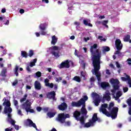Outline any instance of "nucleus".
<instances>
[{"instance_id":"obj_1","label":"nucleus","mask_w":131,"mask_h":131,"mask_svg":"<svg viewBox=\"0 0 131 131\" xmlns=\"http://www.w3.org/2000/svg\"><path fill=\"white\" fill-rule=\"evenodd\" d=\"M98 48V44L94 43L90 47V52L93 56V65L94 70L92 72L96 75L98 81L101 80V74L99 73V70L101 69V57L102 56V52L100 51Z\"/></svg>"},{"instance_id":"obj_2","label":"nucleus","mask_w":131,"mask_h":131,"mask_svg":"<svg viewBox=\"0 0 131 131\" xmlns=\"http://www.w3.org/2000/svg\"><path fill=\"white\" fill-rule=\"evenodd\" d=\"M88 100H89V97L88 96L85 95L77 102L73 101L72 102V106L73 107H80V106L82 105L81 112H80L82 115L85 116L88 114V111L85 108V101H88Z\"/></svg>"},{"instance_id":"obj_3","label":"nucleus","mask_w":131,"mask_h":131,"mask_svg":"<svg viewBox=\"0 0 131 131\" xmlns=\"http://www.w3.org/2000/svg\"><path fill=\"white\" fill-rule=\"evenodd\" d=\"M117 113H118V107H113L111 112H107L105 113L103 112V114L107 117H111L112 119H115L117 117Z\"/></svg>"},{"instance_id":"obj_4","label":"nucleus","mask_w":131,"mask_h":131,"mask_svg":"<svg viewBox=\"0 0 131 131\" xmlns=\"http://www.w3.org/2000/svg\"><path fill=\"white\" fill-rule=\"evenodd\" d=\"M110 83L112 84L113 90H111V92L114 94H115L116 91L119 90V84L120 82L117 79L112 78L110 79Z\"/></svg>"},{"instance_id":"obj_5","label":"nucleus","mask_w":131,"mask_h":131,"mask_svg":"<svg viewBox=\"0 0 131 131\" xmlns=\"http://www.w3.org/2000/svg\"><path fill=\"white\" fill-rule=\"evenodd\" d=\"M66 118H70V116L69 114H65L64 113H62L58 115L56 120L60 123H65Z\"/></svg>"},{"instance_id":"obj_6","label":"nucleus","mask_w":131,"mask_h":131,"mask_svg":"<svg viewBox=\"0 0 131 131\" xmlns=\"http://www.w3.org/2000/svg\"><path fill=\"white\" fill-rule=\"evenodd\" d=\"M81 114V113H80V112L76 111L73 114V116L75 118L76 120H77V121H80L81 124L83 125V124H84V116H82L79 117Z\"/></svg>"},{"instance_id":"obj_7","label":"nucleus","mask_w":131,"mask_h":131,"mask_svg":"<svg viewBox=\"0 0 131 131\" xmlns=\"http://www.w3.org/2000/svg\"><path fill=\"white\" fill-rule=\"evenodd\" d=\"M46 97L48 99H49V100L57 101V98H56V92L54 91L47 93Z\"/></svg>"},{"instance_id":"obj_8","label":"nucleus","mask_w":131,"mask_h":131,"mask_svg":"<svg viewBox=\"0 0 131 131\" xmlns=\"http://www.w3.org/2000/svg\"><path fill=\"white\" fill-rule=\"evenodd\" d=\"M92 95L94 98V103L95 105L98 106L100 103H101V98H100V95L97 93H93Z\"/></svg>"},{"instance_id":"obj_9","label":"nucleus","mask_w":131,"mask_h":131,"mask_svg":"<svg viewBox=\"0 0 131 131\" xmlns=\"http://www.w3.org/2000/svg\"><path fill=\"white\" fill-rule=\"evenodd\" d=\"M115 46L118 51H121L123 48V45L121 43V40L120 39H117L115 41Z\"/></svg>"},{"instance_id":"obj_10","label":"nucleus","mask_w":131,"mask_h":131,"mask_svg":"<svg viewBox=\"0 0 131 131\" xmlns=\"http://www.w3.org/2000/svg\"><path fill=\"white\" fill-rule=\"evenodd\" d=\"M69 63H70L69 60H66L60 63L59 68L60 69H62L63 68H69L70 67V64H69Z\"/></svg>"},{"instance_id":"obj_11","label":"nucleus","mask_w":131,"mask_h":131,"mask_svg":"<svg viewBox=\"0 0 131 131\" xmlns=\"http://www.w3.org/2000/svg\"><path fill=\"white\" fill-rule=\"evenodd\" d=\"M26 125H28L30 127H32L36 129V130H38V129H37V127L36 126V125L35 123H33L32 120H31L30 119H28L27 120V122H26Z\"/></svg>"},{"instance_id":"obj_12","label":"nucleus","mask_w":131,"mask_h":131,"mask_svg":"<svg viewBox=\"0 0 131 131\" xmlns=\"http://www.w3.org/2000/svg\"><path fill=\"white\" fill-rule=\"evenodd\" d=\"M31 106V102L27 99L25 103L23 104V107L25 108L26 112H29V108Z\"/></svg>"},{"instance_id":"obj_13","label":"nucleus","mask_w":131,"mask_h":131,"mask_svg":"<svg viewBox=\"0 0 131 131\" xmlns=\"http://www.w3.org/2000/svg\"><path fill=\"white\" fill-rule=\"evenodd\" d=\"M106 108H108V104L104 103V104H102L101 107L100 108V109L99 110L100 112H102L103 113V114H104V113H107V112L108 111H107Z\"/></svg>"},{"instance_id":"obj_14","label":"nucleus","mask_w":131,"mask_h":131,"mask_svg":"<svg viewBox=\"0 0 131 131\" xmlns=\"http://www.w3.org/2000/svg\"><path fill=\"white\" fill-rule=\"evenodd\" d=\"M67 104L66 102H62L61 104L59 105L58 108L60 111H64L67 109Z\"/></svg>"},{"instance_id":"obj_15","label":"nucleus","mask_w":131,"mask_h":131,"mask_svg":"<svg viewBox=\"0 0 131 131\" xmlns=\"http://www.w3.org/2000/svg\"><path fill=\"white\" fill-rule=\"evenodd\" d=\"M98 120V114L97 113L94 114L92 120H90V123H95Z\"/></svg>"},{"instance_id":"obj_16","label":"nucleus","mask_w":131,"mask_h":131,"mask_svg":"<svg viewBox=\"0 0 131 131\" xmlns=\"http://www.w3.org/2000/svg\"><path fill=\"white\" fill-rule=\"evenodd\" d=\"M13 111V110L11 107V106L7 107L5 106L4 109V113L5 114H9V113H12V112Z\"/></svg>"},{"instance_id":"obj_17","label":"nucleus","mask_w":131,"mask_h":131,"mask_svg":"<svg viewBox=\"0 0 131 131\" xmlns=\"http://www.w3.org/2000/svg\"><path fill=\"white\" fill-rule=\"evenodd\" d=\"M103 99L106 100V101H110L111 100V97H110V93H106L103 96Z\"/></svg>"},{"instance_id":"obj_18","label":"nucleus","mask_w":131,"mask_h":131,"mask_svg":"<svg viewBox=\"0 0 131 131\" xmlns=\"http://www.w3.org/2000/svg\"><path fill=\"white\" fill-rule=\"evenodd\" d=\"M57 41H58V38L56 37V36L53 35L52 37L51 45H53L54 46H55V45L57 43Z\"/></svg>"},{"instance_id":"obj_19","label":"nucleus","mask_w":131,"mask_h":131,"mask_svg":"<svg viewBox=\"0 0 131 131\" xmlns=\"http://www.w3.org/2000/svg\"><path fill=\"white\" fill-rule=\"evenodd\" d=\"M35 89L36 90H40L41 89V86L40 85V83L38 81H36L35 82Z\"/></svg>"},{"instance_id":"obj_20","label":"nucleus","mask_w":131,"mask_h":131,"mask_svg":"<svg viewBox=\"0 0 131 131\" xmlns=\"http://www.w3.org/2000/svg\"><path fill=\"white\" fill-rule=\"evenodd\" d=\"M100 85L102 89H106L109 86V83L107 82H102L100 83Z\"/></svg>"},{"instance_id":"obj_21","label":"nucleus","mask_w":131,"mask_h":131,"mask_svg":"<svg viewBox=\"0 0 131 131\" xmlns=\"http://www.w3.org/2000/svg\"><path fill=\"white\" fill-rule=\"evenodd\" d=\"M3 106H6L5 107H11V102L10 100H7L5 99V102L3 103Z\"/></svg>"},{"instance_id":"obj_22","label":"nucleus","mask_w":131,"mask_h":131,"mask_svg":"<svg viewBox=\"0 0 131 131\" xmlns=\"http://www.w3.org/2000/svg\"><path fill=\"white\" fill-rule=\"evenodd\" d=\"M6 73H7V69L4 68L3 69L1 72V76H3V77H6V76H7V75H6Z\"/></svg>"},{"instance_id":"obj_23","label":"nucleus","mask_w":131,"mask_h":131,"mask_svg":"<svg viewBox=\"0 0 131 131\" xmlns=\"http://www.w3.org/2000/svg\"><path fill=\"white\" fill-rule=\"evenodd\" d=\"M110 51V48L108 46H104L102 47V53H106V52H109Z\"/></svg>"},{"instance_id":"obj_24","label":"nucleus","mask_w":131,"mask_h":131,"mask_svg":"<svg viewBox=\"0 0 131 131\" xmlns=\"http://www.w3.org/2000/svg\"><path fill=\"white\" fill-rule=\"evenodd\" d=\"M21 56H23V58H27L28 57V54L26 51H21Z\"/></svg>"},{"instance_id":"obj_25","label":"nucleus","mask_w":131,"mask_h":131,"mask_svg":"<svg viewBox=\"0 0 131 131\" xmlns=\"http://www.w3.org/2000/svg\"><path fill=\"white\" fill-rule=\"evenodd\" d=\"M108 22H109L108 20H103L101 21V24L102 25H103V26H105L106 28H109V26H108V25H107L108 24Z\"/></svg>"},{"instance_id":"obj_26","label":"nucleus","mask_w":131,"mask_h":131,"mask_svg":"<svg viewBox=\"0 0 131 131\" xmlns=\"http://www.w3.org/2000/svg\"><path fill=\"white\" fill-rule=\"evenodd\" d=\"M83 24L85 25V26H90V27H93V25L91 23H89V21L86 19H84L83 20Z\"/></svg>"},{"instance_id":"obj_27","label":"nucleus","mask_w":131,"mask_h":131,"mask_svg":"<svg viewBox=\"0 0 131 131\" xmlns=\"http://www.w3.org/2000/svg\"><path fill=\"white\" fill-rule=\"evenodd\" d=\"M39 29H40V30H41V31H45V30H46V24H41L39 25Z\"/></svg>"},{"instance_id":"obj_28","label":"nucleus","mask_w":131,"mask_h":131,"mask_svg":"<svg viewBox=\"0 0 131 131\" xmlns=\"http://www.w3.org/2000/svg\"><path fill=\"white\" fill-rule=\"evenodd\" d=\"M36 62H37V59H34L33 61L30 63V67H33V66H35V63H36Z\"/></svg>"},{"instance_id":"obj_29","label":"nucleus","mask_w":131,"mask_h":131,"mask_svg":"<svg viewBox=\"0 0 131 131\" xmlns=\"http://www.w3.org/2000/svg\"><path fill=\"white\" fill-rule=\"evenodd\" d=\"M130 39V35H126L125 36L124 38H123V40L125 42H127L128 41H129Z\"/></svg>"},{"instance_id":"obj_30","label":"nucleus","mask_w":131,"mask_h":131,"mask_svg":"<svg viewBox=\"0 0 131 131\" xmlns=\"http://www.w3.org/2000/svg\"><path fill=\"white\" fill-rule=\"evenodd\" d=\"M47 115L50 118H52V117H54V116H55V115H56V113H52L51 112H49L47 113Z\"/></svg>"},{"instance_id":"obj_31","label":"nucleus","mask_w":131,"mask_h":131,"mask_svg":"<svg viewBox=\"0 0 131 131\" xmlns=\"http://www.w3.org/2000/svg\"><path fill=\"white\" fill-rule=\"evenodd\" d=\"M73 80H74L75 81H77V82H80L81 81V79L79 76H76L73 78Z\"/></svg>"},{"instance_id":"obj_32","label":"nucleus","mask_w":131,"mask_h":131,"mask_svg":"<svg viewBox=\"0 0 131 131\" xmlns=\"http://www.w3.org/2000/svg\"><path fill=\"white\" fill-rule=\"evenodd\" d=\"M126 77H121V79L122 80H123V81H126V80H129V79L130 78V77H129V76L128 75H126Z\"/></svg>"},{"instance_id":"obj_33","label":"nucleus","mask_w":131,"mask_h":131,"mask_svg":"<svg viewBox=\"0 0 131 131\" xmlns=\"http://www.w3.org/2000/svg\"><path fill=\"white\" fill-rule=\"evenodd\" d=\"M19 70V67L16 66L15 69L14 70V74H15L16 76H19V73H18V71Z\"/></svg>"},{"instance_id":"obj_34","label":"nucleus","mask_w":131,"mask_h":131,"mask_svg":"<svg viewBox=\"0 0 131 131\" xmlns=\"http://www.w3.org/2000/svg\"><path fill=\"white\" fill-rule=\"evenodd\" d=\"M33 55H34V51L32 50H29V55H28V56H29V57H30V58H31V57H32V56H33Z\"/></svg>"},{"instance_id":"obj_35","label":"nucleus","mask_w":131,"mask_h":131,"mask_svg":"<svg viewBox=\"0 0 131 131\" xmlns=\"http://www.w3.org/2000/svg\"><path fill=\"white\" fill-rule=\"evenodd\" d=\"M51 54H52L53 56H55L56 58H59L60 57V55H59V52H56L55 51H53L51 52Z\"/></svg>"},{"instance_id":"obj_36","label":"nucleus","mask_w":131,"mask_h":131,"mask_svg":"<svg viewBox=\"0 0 131 131\" xmlns=\"http://www.w3.org/2000/svg\"><path fill=\"white\" fill-rule=\"evenodd\" d=\"M112 107H114V103L111 102L108 105V107H107L108 110H109V111H110V110H111V109H112Z\"/></svg>"},{"instance_id":"obj_37","label":"nucleus","mask_w":131,"mask_h":131,"mask_svg":"<svg viewBox=\"0 0 131 131\" xmlns=\"http://www.w3.org/2000/svg\"><path fill=\"white\" fill-rule=\"evenodd\" d=\"M121 95H122L121 94V92L120 91H118L117 94H116V96L117 97H115V100H117V99H118V98H119L120 97H121Z\"/></svg>"},{"instance_id":"obj_38","label":"nucleus","mask_w":131,"mask_h":131,"mask_svg":"<svg viewBox=\"0 0 131 131\" xmlns=\"http://www.w3.org/2000/svg\"><path fill=\"white\" fill-rule=\"evenodd\" d=\"M61 48H60V47H58V46H53L52 47V50H53V51H60V50H61Z\"/></svg>"},{"instance_id":"obj_39","label":"nucleus","mask_w":131,"mask_h":131,"mask_svg":"<svg viewBox=\"0 0 131 131\" xmlns=\"http://www.w3.org/2000/svg\"><path fill=\"white\" fill-rule=\"evenodd\" d=\"M85 121V120H84V122ZM84 127H90V126H91V125H92V124H93V123H91L90 122V120H89V122L86 123L85 124L84 123Z\"/></svg>"},{"instance_id":"obj_40","label":"nucleus","mask_w":131,"mask_h":131,"mask_svg":"<svg viewBox=\"0 0 131 131\" xmlns=\"http://www.w3.org/2000/svg\"><path fill=\"white\" fill-rule=\"evenodd\" d=\"M36 77L39 78L41 76V72L38 71L35 73Z\"/></svg>"},{"instance_id":"obj_41","label":"nucleus","mask_w":131,"mask_h":131,"mask_svg":"<svg viewBox=\"0 0 131 131\" xmlns=\"http://www.w3.org/2000/svg\"><path fill=\"white\" fill-rule=\"evenodd\" d=\"M46 86H49L51 89H53V88H54V84L53 83H47L46 84Z\"/></svg>"},{"instance_id":"obj_42","label":"nucleus","mask_w":131,"mask_h":131,"mask_svg":"<svg viewBox=\"0 0 131 131\" xmlns=\"http://www.w3.org/2000/svg\"><path fill=\"white\" fill-rule=\"evenodd\" d=\"M98 39H100L102 41H106V38H103V36H98Z\"/></svg>"},{"instance_id":"obj_43","label":"nucleus","mask_w":131,"mask_h":131,"mask_svg":"<svg viewBox=\"0 0 131 131\" xmlns=\"http://www.w3.org/2000/svg\"><path fill=\"white\" fill-rule=\"evenodd\" d=\"M18 84V80L16 79L13 83L12 85L15 86V85Z\"/></svg>"},{"instance_id":"obj_44","label":"nucleus","mask_w":131,"mask_h":131,"mask_svg":"<svg viewBox=\"0 0 131 131\" xmlns=\"http://www.w3.org/2000/svg\"><path fill=\"white\" fill-rule=\"evenodd\" d=\"M17 113L18 115H20V116H23V114H22V111H21V110H18Z\"/></svg>"},{"instance_id":"obj_45","label":"nucleus","mask_w":131,"mask_h":131,"mask_svg":"<svg viewBox=\"0 0 131 131\" xmlns=\"http://www.w3.org/2000/svg\"><path fill=\"white\" fill-rule=\"evenodd\" d=\"M9 123H10L11 124H12V125L14 126L15 125V123H16V121H15V120H11V121Z\"/></svg>"},{"instance_id":"obj_46","label":"nucleus","mask_w":131,"mask_h":131,"mask_svg":"<svg viewBox=\"0 0 131 131\" xmlns=\"http://www.w3.org/2000/svg\"><path fill=\"white\" fill-rule=\"evenodd\" d=\"M44 81H45V85H46V86H47V83H50L49 82V81H50V80L48 78L45 79Z\"/></svg>"},{"instance_id":"obj_47","label":"nucleus","mask_w":131,"mask_h":131,"mask_svg":"<svg viewBox=\"0 0 131 131\" xmlns=\"http://www.w3.org/2000/svg\"><path fill=\"white\" fill-rule=\"evenodd\" d=\"M36 110L38 112H40V111H41V110H42V108H41V107L40 106H38L37 107Z\"/></svg>"},{"instance_id":"obj_48","label":"nucleus","mask_w":131,"mask_h":131,"mask_svg":"<svg viewBox=\"0 0 131 131\" xmlns=\"http://www.w3.org/2000/svg\"><path fill=\"white\" fill-rule=\"evenodd\" d=\"M120 51V50H117L115 53V55H121V53Z\"/></svg>"},{"instance_id":"obj_49","label":"nucleus","mask_w":131,"mask_h":131,"mask_svg":"<svg viewBox=\"0 0 131 131\" xmlns=\"http://www.w3.org/2000/svg\"><path fill=\"white\" fill-rule=\"evenodd\" d=\"M124 93H126L128 91V88L127 87H125L123 89Z\"/></svg>"},{"instance_id":"obj_50","label":"nucleus","mask_w":131,"mask_h":131,"mask_svg":"<svg viewBox=\"0 0 131 131\" xmlns=\"http://www.w3.org/2000/svg\"><path fill=\"white\" fill-rule=\"evenodd\" d=\"M127 83H128V84H129V88H131V79H130H130H129V80H128Z\"/></svg>"},{"instance_id":"obj_51","label":"nucleus","mask_w":131,"mask_h":131,"mask_svg":"<svg viewBox=\"0 0 131 131\" xmlns=\"http://www.w3.org/2000/svg\"><path fill=\"white\" fill-rule=\"evenodd\" d=\"M14 128H15V129H16V130H19V125H14Z\"/></svg>"},{"instance_id":"obj_52","label":"nucleus","mask_w":131,"mask_h":131,"mask_svg":"<svg viewBox=\"0 0 131 131\" xmlns=\"http://www.w3.org/2000/svg\"><path fill=\"white\" fill-rule=\"evenodd\" d=\"M26 70L28 72H31V70L30 69V68L29 67V66L27 67Z\"/></svg>"},{"instance_id":"obj_53","label":"nucleus","mask_w":131,"mask_h":131,"mask_svg":"<svg viewBox=\"0 0 131 131\" xmlns=\"http://www.w3.org/2000/svg\"><path fill=\"white\" fill-rule=\"evenodd\" d=\"M43 110L44 112H45V113H46V112H48L49 111V107H45V108H43Z\"/></svg>"},{"instance_id":"obj_54","label":"nucleus","mask_w":131,"mask_h":131,"mask_svg":"<svg viewBox=\"0 0 131 131\" xmlns=\"http://www.w3.org/2000/svg\"><path fill=\"white\" fill-rule=\"evenodd\" d=\"M81 76L82 77H85V74L83 72H81Z\"/></svg>"},{"instance_id":"obj_55","label":"nucleus","mask_w":131,"mask_h":131,"mask_svg":"<svg viewBox=\"0 0 131 131\" xmlns=\"http://www.w3.org/2000/svg\"><path fill=\"white\" fill-rule=\"evenodd\" d=\"M116 65L117 68H120V64H119V63L118 62H116Z\"/></svg>"},{"instance_id":"obj_56","label":"nucleus","mask_w":131,"mask_h":131,"mask_svg":"<svg viewBox=\"0 0 131 131\" xmlns=\"http://www.w3.org/2000/svg\"><path fill=\"white\" fill-rule=\"evenodd\" d=\"M29 112H30V113H34V110L33 109L30 108V107L29 109Z\"/></svg>"},{"instance_id":"obj_57","label":"nucleus","mask_w":131,"mask_h":131,"mask_svg":"<svg viewBox=\"0 0 131 131\" xmlns=\"http://www.w3.org/2000/svg\"><path fill=\"white\" fill-rule=\"evenodd\" d=\"M14 104L15 106H18V101H17L16 100H14Z\"/></svg>"},{"instance_id":"obj_58","label":"nucleus","mask_w":131,"mask_h":131,"mask_svg":"<svg viewBox=\"0 0 131 131\" xmlns=\"http://www.w3.org/2000/svg\"><path fill=\"white\" fill-rule=\"evenodd\" d=\"M25 101H26V98H21L20 100V103H22L23 102H25Z\"/></svg>"},{"instance_id":"obj_59","label":"nucleus","mask_w":131,"mask_h":131,"mask_svg":"<svg viewBox=\"0 0 131 131\" xmlns=\"http://www.w3.org/2000/svg\"><path fill=\"white\" fill-rule=\"evenodd\" d=\"M106 74H108V75H110V74H111V73L110 72V70H109L108 69H107L106 71Z\"/></svg>"},{"instance_id":"obj_60","label":"nucleus","mask_w":131,"mask_h":131,"mask_svg":"<svg viewBox=\"0 0 131 131\" xmlns=\"http://www.w3.org/2000/svg\"><path fill=\"white\" fill-rule=\"evenodd\" d=\"M41 35H46V34H47V32L42 31L41 32Z\"/></svg>"},{"instance_id":"obj_61","label":"nucleus","mask_w":131,"mask_h":131,"mask_svg":"<svg viewBox=\"0 0 131 131\" xmlns=\"http://www.w3.org/2000/svg\"><path fill=\"white\" fill-rule=\"evenodd\" d=\"M24 12H25L24 9H20L19 10L20 14H24Z\"/></svg>"},{"instance_id":"obj_62","label":"nucleus","mask_w":131,"mask_h":131,"mask_svg":"<svg viewBox=\"0 0 131 131\" xmlns=\"http://www.w3.org/2000/svg\"><path fill=\"white\" fill-rule=\"evenodd\" d=\"M90 81L91 82H94V81H95V78H94V77H92V78H91Z\"/></svg>"},{"instance_id":"obj_63","label":"nucleus","mask_w":131,"mask_h":131,"mask_svg":"<svg viewBox=\"0 0 131 131\" xmlns=\"http://www.w3.org/2000/svg\"><path fill=\"white\" fill-rule=\"evenodd\" d=\"M84 40L85 42H87L88 40H90V37L84 38Z\"/></svg>"},{"instance_id":"obj_64","label":"nucleus","mask_w":131,"mask_h":131,"mask_svg":"<svg viewBox=\"0 0 131 131\" xmlns=\"http://www.w3.org/2000/svg\"><path fill=\"white\" fill-rule=\"evenodd\" d=\"M128 114H129V115H131V107L129 108Z\"/></svg>"}]
</instances>
